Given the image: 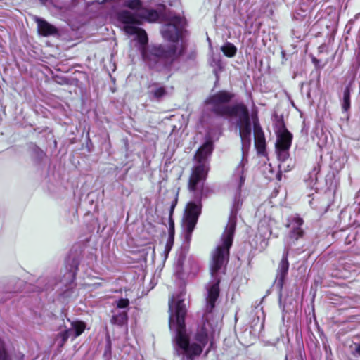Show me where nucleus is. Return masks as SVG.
Instances as JSON below:
<instances>
[{
	"label": "nucleus",
	"mask_w": 360,
	"mask_h": 360,
	"mask_svg": "<svg viewBox=\"0 0 360 360\" xmlns=\"http://www.w3.org/2000/svg\"><path fill=\"white\" fill-rule=\"evenodd\" d=\"M174 277L176 280H178L177 284L179 286H182L185 284V273L184 272V269L182 266V259L180 258L178 260V264L176 267Z\"/></svg>",
	"instance_id": "nucleus-15"
},
{
	"label": "nucleus",
	"mask_w": 360,
	"mask_h": 360,
	"mask_svg": "<svg viewBox=\"0 0 360 360\" xmlns=\"http://www.w3.org/2000/svg\"><path fill=\"white\" fill-rule=\"evenodd\" d=\"M319 172V167H314L313 169L308 173L307 176L305 178V181L308 186L313 187L317 181L318 174Z\"/></svg>",
	"instance_id": "nucleus-17"
},
{
	"label": "nucleus",
	"mask_w": 360,
	"mask_h": 360,
	"mask_svg": "<svg viewBox=\"0 0 360 360\" xmlns=\"http://www.w3.org/2000/svg\"><path fill=\"white\" fill-rule=\"evenodd\" d=\"M213 63H214V65L219 69V71H221L222 70L223 67H222V63H221V60H219V59H217V60L214 59L213 60Z\"/></svg>",
	"instance_id": "nucleus-30"
},
{
	"label": "nucleus",
	"mask_w": 360,
	"mask_h": 360,
	"mask_svg": "<svg viewBox=\"0 0 360 360\" xmlns=\"http://www.w3.org/2000/svg\"><path fill=\"white\" fill-rule=\"evenodd\" d=\"M214 72L215 75H217V71L216 69H214Z\"/></svg>",
	"instance_id": "nucleus-38"
},
{
	"label": "nucleus",
	"mask_w": 360,
	"mask_h": 360,
	"mask_svg": "<svg viewBox=\"0 0 360 360\" xmlns=\"http://www.w3.org/2000/svg\"><path fill=\"white\" fill-rule=\"evenodd\" d=\"M124 5L134 10V11H130L133 15H139L140 11L142 10V4L140 0H126Z\"/></svg>",
	"instance_id": "nucleus-16"
},
{
	"label": "nucleus",
	"mask_w": 360,
	"mask_h": 360,
	"mask_svg": "<svg viewBox=\"0 0 360 360\" xmlns=\"http://www.w3.org/2000/svg\"><path fill=\"white\" fill-rule=\"evenodd\" d=\"M278 158L281 161H285L289 157V149L276 148Z\"/></svg>",
	"instance_id": "nucleus-23"
},
{
	"label": "nucleus",
	"mask_w": 360,
	"mask_h": 360,
	"mask_svg": "<svg viewBox=\"0 0 360 360\" xmlns=\"http://www.w3.org/2000/svg\"><path fill=\"white\" fill-rule=\"evenodd\" d=\"M213 345H214V341H213V338H212V340H210L209 347L205 351V356H207V354L210 352V351L213 347Z\"/></svg>",
	"instance_id": "nucleus-32"
},
{
	"label": "nucleus",
	"mask_w": 360,
	"mask_h": 360,
	"mask_svg": "<svg viewBox=\"0 0 360 360\" xmlns=\"http://www.w3.org/2000/svg\"><path fill=\"white\" fill-rule=\"evenodd\" d=\"M352 92L351 84H349L344 89L342 97L341 98V105L343 112H347L351 106L350 96Z\"/></svg>",
	"instance_id": "nucleus-13"
},
{
	"label": "nucleus",
	"mask_w": 360,
	"mask_h": 360,
	"mask_svg": "<svg viewBox=\"0 0 360 360\" xmlns=\"http://www.w3.org/2000/svg\"><path fill=\"white\" fill-rule=\"evenodd\" d=\"M128 319V314L127 311L120 312L117 314H115L111 318V323L112 324H117L119 326L124 325Z\"/></svg>",
	"instance_id": "nucleus-18"
},
{
	"label": "nucleus",
	"mask_w": 360,
	"mask_h": 360,
	"mask_svg": "<svg viewBox=\"0 0 360 360\" xmlns=\"http://www.w3.org/2000/svg\"><path fill=\"white\" fill-rule=\"evenodd\" d=\"M72 333L73 338L80 336L86 328V323L83 321H73L71 322Z\"/></svg>",
	"instance_id": "nucleus-14"
},
{
	"label": "nucleus",
	"mask_w": 360,
	"mask_h": 360,
	"mask_svg": "<svg viewBox=\"0 0 360 360\" xmlns=\"http://www.w3.org/2000/svg\"><path fill=\"white\" fill-rule=\"evenodd\" d=\"M41 2H46L47 0H39Z\"/></svg>",
	"instance_id": "nucleus-39"
},
{
	"label": "nucleus",
	"mask_w": 360,
	"mask_h": 360,
	"mask_svg": "<svg viewBox=\"0 0 360 360\" xmlns=\"http://www.w3.org/2000/svg\"><path fill=\"white\" fill-rule=\"evenodd\" d=\"M221 50L224 54L229 58L233 57L237 52V48L230 42H226L224 46H222L221 47Z\"/></svg>",
	"instance_id": "nucleus-19"
},
{
	"label": "nucleus",
	"mask_w": 360,
	"mask_h": 360,
	"mask_svg": "<svg viewBox=\"0 0 360 360\" xmlns=\"http://www.w3.org/2000/svg\"><path fill=\"white\" fill-rule=\"evenodd\" d=\"M174 228L172 227V229H169V237H172L174 238Z\"/></svg>",
	"instance_id": "nucleus-33"
},
{
	"label": "nucleus",
	"mask_w": 360,
	"mask_h": 360,
	"mask_svg": "<svg viewBox=\"0 0 360 360\" xmlns=\"http://www.w3.org/2000/svg\"><path fill=\"white\" fill-rule=\"evenodd\" d=\"M173 243H174V238H172V237H168V239H167V243H166V245H165V251H170V250L172 249V247L173 245Z\"/></svg>",
	"instance_id": "nucleus-26"
},
{
	"label": "nucleus",
	"mask_w": 360,
	"mask_h": 360,
	"mask_svg": "<svg viewBox=\"0 0 360 360\" xmlns=\"http://www.w3.org/2000/svg\"><path fill=\"white\" fill-rule=\"evenodd\" d=\"M77 267H72L69 270H66L62 278L58 283H56L52 279H49L46 283L44 290H51L53 285H58L62 292H68L73 289L75 286V278L76 274Z\"/></svg>",
	"instance_id": "nucleus-7"
},
{
	"label": "nucleus",
	"mask_w": 360,
	"mask_h": 360,
	"mask_svg": "<svg viewBox=\"0 0 360 360\" xmlns=\"http://www.w3.org/2000/svg\"><path fill=\"white\" fill-rule=\"evenodd\" d=\"M345 212L349 214V224L350 226H360V191L354 204L347 207Z\"/></svg>",
	"instance_id": "nucleus-9"
},
{
	"label": "nucleus",
	"mask_w": 360,
	"mask_h": 360,
	"mask_svg": "<svg viewBox=\"0 0 360 360\" xmlns=\"http://www.w3.org/2000/svg\"><path fill=\"white\" fill-rule=\"evenodd\" d=\"M253 131L255 148L259 153L263 154L266 148V141L262 129L257 120H253Z\"/></svg>",
	"instance_id": "nucleus-10"
},
{
	"label": "nucleus",
	"mask_w": 360,
	"mask_h": 360,
	"mask_svg": "<svg viewBox=\"0 0 360 360\" xmlns=\"http://www.w3.org/2000/svg\"><path fill=\"white\" fill-rule=\"evenodd\" d=\"M304 220L297 214L291 216L288 219L287 227L289 229L288 235L285 239V250L282 259L279 262L276 276L272 285L271 290L281 292L284 281L288 273L289 263L288 255L289 249L295 244V242L302 238L304 235L302 226Z\"/></svg>",
	"instance_id": "nucleus-5"
},
{
	"label": "nucleus",
	"mask_w": 360,
	"mask_h": 360,
	"mask_svg": "<svg viewBox=\"0 0 360 360\" xmlns=\"http://www.w3.org/2000/svg\"><path fill=\"white\" fill-rule=\"evenodd\" d=\"M176 200L175 201V202H174L171 205V208H170V217H169V229H172V227L174 228V221L172 219V214L173 213V210H174V207L176 205Z\"/></svg>",
	"instance_id": "nucleus-25"
},
{
	"label": "nucleus",
	"mask_w": 360,
	"mask_h": 360,
	"mask_svg": "<svg viewBox=\"0 0 360 360\" xmlns=\"http://www.w3.org/2000/svg\"><path fill=\"white\" fill-rule=\"evenodd\" d=\"M0 360H12L4 341L0 338Z\"/></svg>",
	"instance_id": "nucleus-21"
},
{
	"label": "nucleus",
	"mask_w": 360,
	"mask_h": 360,
	"mask_svg": "<svg viewBox=\"0 0 360 360\" xmlns=\"http://www.w3.org/2000/svg\"><path fill=\"white\" fill-rule=\"evenodd\" d=\"M108 348L109 349H110V347H111V342L110 340H108Z\"/></svg>",
	"instance_id": "nucleus-37"
},
{
	"label": "nucleus",
	"mask_w": 360,
	"mask_h": 360,
	"mask_svg": "<svg viewBox=\"0 0 360 360\" xmlns=\"http://www.w3.org/2000/svg\"><path fill=\"white\" fill-rule=\"evenodd\" d=\"M186 19L180 15H173L169 19L161 30L162 37L170 41L174 42L170 45L153 46L141 49L143 60L150 68L158 72H169L173 63L184 53L185 46L184 42L179 43L183 37Z\"/></svg>",
	"instance_id": "nucleus-2"
},
{
	"label": "nucleus",
	"mask_w": 360,
	"mask_h": 360,
	"mask_svg": "<svg viewBox=\"0 0 360 360\" xmlns=\"http://www.w3.org/2000/svg\"><path fill=\"white\" fill-rule=\"evenodd\" d=\"M46 280V278H41L38 280V283L41 284V283H44Z\"/></svg>",
	"instance_id": "nucleus-36"
},
{
	"label": "nucleus",
	"mask_w": 360,
	"mask_h": 360,
	"mask_svg": "<svg viewBox=\"0 0 360 360\" xmlns=\"http://www.w3.org/2000/svg\"><path fill=\"white\" fill-rule=\"evenodd\" d=\"M139 15H133L129 11H121L117 13V18L119 22L124 25L125 32L131 36H134V40H136L139 44L140 51L148 44V36L146 31L137 27L141 24L142 20L148 22H155L159 15L155 10L142 8Z\"/></svg>",
	"instance_id": "nucleus-6"
},
{
	"label": "nucleus",
	"mask_w": 360,
	"mask_h": 360,
	"mask_svg": "<svg viewBox=\"0 0 360 360\" xmlns=\"http://www.w3.org/2000/svg\"><path fill=\"white\" fill-rule=\"evenodd\" d=\"M191 263L192 264V269L191 270V272L195 274V271H198V265L197 264V262H195V261H191Z\"/></svg>",
	"instance_id": "nucleus-31"
},
{
	"label": "nucleus",
	"mask_w": 360,
	"mask_h": 360,
	"mask_svg": "<svg viewBox=\"0 0 360 360\" xmlns=\"http://www.w3.org/2000/svg\"><path fill=\"white\" fill-rule=\"evenodd\" d=\"M173 87H167L160 83L150 84L147 89V95L151 101L160 102L172 94Z\"/></svg>",
	"instance_id": "nucleus-8"
},
{
	"label": "nucleus",
	"mask_w": 360,
	"mask_h": 360,
	"mask_svg": "<svg viewBox=\"0 0 360 360\" xmlns=\"http://www.w3.org/2000/svg\"><path fill=\"white\" fill-rule=\"evenodd\" d=\"M330 295H332V297H330L329 299L331 300H335L336 301L337 300V298L336 297H338V294H335V293H333V294H330Z\"/></svg>",
	"instance_id": "nucleus-34"
},
{
	"label": "nucleus",
	"mask_w": 360,
	"mask_h": 360,
	"mask_svg": "<svg viewBox=\"0 0 360 360\" xmlns=\"http://www.w3.org/2000/svg\"><path fill=\"white\" fill-rule=\"evenodd\" d=\"M129 300L127 298H121L117 302V307L124 309L129 306Z\"/></svg>",
	"instance_id": "nucleus-24"
},
{
	"label": "nucleus",
	"mask_w": 360,
	"mask_h": 360,
	"mask_svg": "<svg viewBox=\"0 0 360 360\" xmlns=\"http://www.w3.org/2000/svg\"><path fill=\"white\" fill-rule=\"evenodd\" d=\"M198 332L202 334H209L208 329L206 327V323L204 322L202 325L197 330Z\"/></svg>",
	"instance_id": "nucleus-27"
},
{
	"label": "nucleus",
	"mask_w": 360,
	"mask_h": 360,
	"mask_svg": "<svg viewBox=\"0 0 360 360\" xmlns=\"http://www.w3.org/2000/svg\"><path fill=\"white\" fill-rule=\"evenodd\" d=\"M278 295H279V296H278V300H279V302H281L283 300H285V298L283 297V294L280 293V294H278Z\"/></svg>",
	"instance_id": "nucleus-35"
},
{
	"label": "nucleus",
	"mask_w": 360,
	"mask_h": 360,
	"mask_svg": "<svg viewBox=\"0 0 360 360\" xmlns=\"http://www.w3.org/2000/svg\"><path fill=\"white\" fill-rule=\"evenodd\" d=\"M234 94L220 91L210 96L205 101L209 110L218 116L234 119L239 129L242 143L243 157L236 167L231 180L232 186L236 189V195L225 230L218 245H232L236 225V215L242 205L240 198V188L244 184L248 172V153L251 145L252 127L248 108L242 103L230 105Z\"/></svg>",
	"instance_id": "nucleus-1"
},
{
	"label": "nucleus",
	"mask_w": 360,
	"mask_h": 360,
	"mask_svg": "<svg viewBox=\"0 0 360 360\" xmlns=\"http://www.w3.org/2000/svg\"><path fill=\"white\" fill-rule=\"evenodd\" d=\"M292 135L283 128L278 134L276 148L289 149L292 143Z\"/></svg>",
	"instance_id": "nucleus-11"
},
{
	"label": "nucleus",
	"mask_w": 360,
	"mask_h": 360,
	"mask_svg": "<svg viewBox=\"0 0 360 360\" xmlns=\"http://www.w3.org/2000/svg\"><path fill=\"white\" fill-rule=\"evenodd\" d=\"M38 31L43 36L53 35L57 33L56 28L44 20L37 18Z\"/></svg>",
	"instance_id": "nucleus-12"
},
{
	"label": "nucleus",
	"mask_w": 360,
	"mask_h": 360,
	"mask_svg": "<svg viewBox=\"0 0 360 360\" xmlns=\"http://www.w3.org/2000/svg\"><path fill=\"white\" fill-rule=\"evenodd\" d=\"M212 150L213 143L210 134L208 133L206 142L198 150L195 155V159L198 162V165L193 168L189 180L188 187L191 191L194 192L195 200L188 203L183 221L184 240L187 243H189L191 240L192 233L201 213L200 198L204 181L208 171L205 160L212 153Z\"/></svg>",
	"instance_id": "nucleus-4"
},
{
	"label": "nucleus",
	"mask_w": 360,
	"mask_h": 360,
	"mask_svg": "<svg viewBox=\"0 0 360 360\" xmlns=\"http://www.w3.org/2000/svg\"><path fill=\"white\" fill-rule=\"evenodd\" d=\"M183 294H172L169 299V311L170 312L169 326L176 324L175 342L177 347L176 352L181 356V360H195L200 356L204 347L209 342V334H202L198 331L194 335L195 342H190L186 333L185 318L187 313L184 299L181 298Z\"/></svg>",
	"instance_id": "nucleus-3"
},
{
	"label": "nucleus",
	"mask_w": 360,
	"mask_h": 360,
	"mask_svg": "<svg viewBox=\"0 0 360 360\" xmlns=\"http://www.w3.org/2000/svg\"><path fill=\"white\" fill-rule=\"evenodd\" d=\"M25 354L22 352H18L13 355V360H24Z\"/></svg>",
	"instance_id": "nucleus-28"
},
{
	"label": "nucleus",
	"mask_w": 360,
	"mask_h": 360,
	"mask_svg": "<svg viewBox=\"0 0 360 360\" xmlns=\"http://www.w3.org/2000/svg\"><path fill=\"white\" fill-rule=\"evenodd\" d=\"M219 294H207L206 298L207 305L206 311L207 313H212L215 307V303L219 298Z\"/></svg>",
	"instance_id": "nucleus-20"
},
{
	"label": "nucleus",
	"mask_w": 360,
	"mask_h": 360,
	"mask_svg": "<svg viewBox=\"0 0 360 360\" xmlns=\"http://www.w3.org/2000/svg\"><path fill=\"white\" fill-rule=\"evenodd\" d=\"M71 335V329H66L58 334V337L60 338V343L59 345L60 347H63Z\"/></svg>",
	"instance_id": "nucleus-22"
},
{
	"label": "nucleus",
	"mask_w": 360,
	"mask_h": 360,
	"mask_svg": "<svg viewBox=\"0 0 360 360\" xmlns=\"http://www.w3.org/2000/svg\"><path fill=\"white\" fill-rule=\"evenodd\" d=\"M352 354L354 356L360 357V343L355 345V349L352 352Z\"/></svg>",
	"instance_id": "nucleus-29"
}]
</instances>
